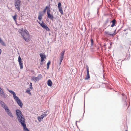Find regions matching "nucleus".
Returning <instances> with one entry per match:
<instances>
[{
    "label": "nucleus",
    "mask_w": 131,
    "mask_h": 131,
    "mask_svg": "<svg viewBox=\"0 0 131 131\" xmlns=\"http://www.w3.org/2000/svg\"><path fill=\"white\" fill-rule=\"evenodd\" d=\"M110 23H112L111 25L110 26V27H113L115 26H116L117 24L116 20L115 19H113L111 21Z\"/></svg>",
    "instance_id": "nucleus-15"
},
{
    "label": "nucleus",
    "mask_w": 131,
    "mask_h": 131,
    "mask_svg": "<svg viewBox=\"0 0 131 131\" xmlns=\"http://www.w3.org/2000/svg\"><path fill=\"white\" fill-rule=\"evenodd\" d=\"M128 28V29L131 31V27H129Z\"/></svg>",
    "instance_id": "nucleus-44"
},
{
    "label": "nucleus",
    "mask_w": 131,
    "mask_h": 131,
    "mask_svg": "<svg viewBox=\"0 0 131 131\" xmlns=\"http://www.w3.org/2000/svg\"><path fill=\"white\" fill-rule=\"evenodd\" d=\"M0 104L1 106L5 110V112L8 115L11 117L13 118V115L8 107L6 105L4 102L1 100H0Z\"/></svg>",
    "instance_id": "nucleus-3"
},
{
    "label": "nucleus",
    "mask_w": 131,
    "mask_h": 131,
    "mask_svg": "<svg viewBox=\"0 0 131 131\" xmlns=\"http://www.w3.org/2000/svg\"><path fill=\"white\" fill-rule=\"evenodd\" d=\"M95 0H94L93 2L92 3H93L94 2H95Z\"/></svg>",
    "instance_id": "nucleus-57"
},
{
    "label": "nucleus",
    "mask_w": 131,
    "mask_h": 131,
    "mask_svg": "<svg viewBox=\"0 0 131 131\" xmlns=\"http://www.w3.org/2000/svg\"><path fill=\"white\" fill-rule=\"evenodd\" d=\"M106 46V44H104V46L105 47V46Z\"/></svg>",
    "instance_id": "nucleus-59"
},
{
    "label": "nucleus",
    "mask_w": 131,
    "mask_h": 131,
    "mask_svg": "<svg viewBox=\"0 0 131 131\" xmlns=\"http://www.w3.org/2000/svg\"><path fill=\"white\" fill-rule=\"evenodd\" d=\"M90 41L91 42V46L94 45V41L93 39L91 38L90 39Z\"/></svg>",
    "instance_id": "nucleus-26"
},
{
    "label": "nucleus",
    "mask_w": 131,
    "mask_h": 131,
    "mask_svg": "<svg viewBox=\"0 0 131 131\" xmlns=\"http://www.w3.org/2000/svg\"><path fill=\"white\" fill-rule=\"evenodd\" d=\"M21 0H15L14 6L18 11H20Z\"/></svg>",
    "instance_id": "nucleus-4"
},
{
    "label": "nucleus",
    "mask_w": 131,
    "mask_h": 131,
    "mask_svg": "<svg viewBox=\"0 0 131 131\" xmlns=\"http://www.w3.org/2000/svg\"><path fill=\"white\" fill-rule=\"evenodd\" d=\"M37 22L40 25V26H41V24H42V22L41 23L40 22L38 21V20H37Z\"/></svg>",
    "instance_id": "nucleus-39"
},
{
    "label": "nucleus",
    "mask_w": 131,
    "mask_h": 131,
    "mask_svg": "<svg viewBox=\"0 0 131 131\" xmlns=\"http://www.w3.org/2000/svg\"><path fill=\"white\" fill-rule=\"evenodd\" d=\"M86 28H85V30H84V32H85V31L86 30Z\"/></svg>",
    "instance_id": "nucleus-51"
},
{
    "label": "nucleus",
    "mask_w": 131,
    "mask_h": 131,
    "mask_svg": "<svg viewBox=\"0 0 131 131\" xmlns=\"http://www.w3.org/2000/svg\"><path fill=\"white\" fill-rule=\"evenodd\" d=\"M45 59H44L41 58L40 62H43L45 60Z\"/></svg>",
    "instance_id": "nucleus-36"
},
{
    "label": "nucleus",
    "mask_w": 131,
    "mask_h": 131,
    "mask_svg": "<svg viewBox=\"0 0 131 131\" xmlns=\"http://www.w3.org/2000/svg\"><path fill=\"white\" fill-rule=\"evenodd\" d=\"M28 93L29 95H31V92H30H30H28Z\"/></svg>",
    "instance_id": "nucleus-43"
},
{
    "label": "nucleus",
    "mask_w": 131,
    "mask_h": 131,
    "mask_svg": "<svg viewBox=\"0 0 131 131\" xmlns=\"http://www.w3.org/2000/svg\"><path fill=\"white\" fill-rule=\"evenodd\" d=\"M31 80L32 81H34L35 82H36L37 81H39V80H38L36 77H35L34 76H33L31 77Z\"/></svg>",
    "instance_id": "nucleus-21"
},
{
    "label": "nucleus",
    "mask_w": 131,
    "mask_h": 131,
    "mask_svg": "<svg viewBox=\"0 0 131 131\" xmlns=\"http://www.w3.org/2000/svg\"><path fill=\"white\" fill-rule=\"evenodd\" d=\"M50 11H49V10L47 12V18L53 21V19H55V17H54L53 14L50 13Z\"/></svg>",
    "instance_id": "nucleus-6"
},
{
    "label": "nucleus",
    "mask_w": 131,
    "mask_h": 131,
    "mask_svg": "<svg viewBox=\"0 0 131 131\" xmlns=\"http://www.w3.org/2000/svg\"><path fill=\"white\" fill-rule=\"evenodd\" d=\"M49 65H47V70H48L49 68Z\"/></svg>",
    "instance_id": "nucleus-40"
},
{
    "label": "nucleus",
    "mask_w": 131,
    "mask_h": 131,
    "mask_svg": "<svg viewBox=\"0 0 131 131\" xmlns=\"http://www.w3.org/2000/svg\"><path fill=\"white\" fill-rule=\"evenodd\" d=\"M103 6V5H101L100 6V7L101 8Z\"/></svg>",
    "instance_id": "nucleus-49"
},
{
    "label": "nucleus",
    "mask_w": 131,
    "mask_h": 131,
    "mask_svg": "<svg viewBox=\"0 0 131 131\" xmlns=\"http://www.w3.org/2000/svg\"><path fill=\"white\" fill-rule=\"evenodd\" d=\"M111 48V46H108V48L109 49H110Z\"/></svg>",
    "instance_id": "nucleus-52"
},
{
    "label": "nucleus",
    "mask_w": 131,
    "mask_h": 131,
    "mask_svg": "<svg viewBox=\"0 0 131 131\" xmlns=\"http://www.w3.org/2000/svg\"><path fill=\"white\" fill-rule=\"evenodd\" d=\"M42 13L41 12H39V15L38 16L42 17L44 14H42Z\"/></svg>",
    "instance_id": "nucleus-30"
},
{
    "label": "nucleus",
    "mask_w": 131,
    "mask_h": 131,
    "mask_svg": "<svg viewBox=\"0 0 131 131\" xmlns=\"http://www.w3.org/2000/svg\"><path fill=\"white\" fill-rule=\"evenodd\" d=\"M81 30L83 31V28H81Z\"/></svg>",
    "instance_id": "nucleus-55"
},
{
    "label": "nucleus",
    "mask_w": 131,
    "mask_h": 131,
    "mask_svg": "<svg viewBox=\"0 0 131 131\" xmlns=\"http://www.w3.org/2000/svg\"><path fill=\"white\" fill-rule=\"evenodd\" d=\"M31 73H32L33 74H34V73H35L34 71L33 70H31Z\"/></svg>",
    "instance_id": "nucleus-38"
},
{
    "label": "nucleus",
    "mask_w": 131,
    "mask_h": 131,
    "mask_svg": "<svg viewBox=\"0 0 131 131\" xmlns=\"http://www.w3.org/2000/svg\"><path fill=\"white\" fill-rule=\"evenodd\" d=\"M125 131H128V130H125Z\"/></svg>",
    "instance_id": "nucleus-64"
},
{
    "label": "nucleus",
    "mask_w": 131,
    "mask_h": 131,
    "mask_svg": "<svg viewBox=\"0 0 131 131\" xmlns=\"http://www.w3.org/2000/svg\"><path fill=\"white\" fill-rule=\"evenodd\" d=\"M80 122V121H76V125H77V122Z\"/></svg>",
    "instance_id": "nucleus-46"
},
{
    "label": "nucleus",
    "mask_w": 131,
    "mask_h": 131,
    "mask_svg": "<svg viewBox=\"0 0 131 131\" xmlns=\"http://www.w3.org/2000/svg\"><path fill=\"white\" fill-rule=\"evenodd\" d=\"M103 78L105 79V75H103Z\"/></svg>",
    "instance_id": "nucleus-50"
},
{
    "label": "nucleus",
    "mask_w": 131,
    "mask_h": 131,
    "mask_svg": "<svg viewBox=\"0 0 131 131\" xmlns=\"http://www.w3.org/2000/svg\"><path fill=\"white\" fill-rule=\"evenodd\" d=\"M38 80L39 81V80L41 79L42 77V76L41 74H39L37 77H36Z\"/></svg>",
    "instance_id": "nucleus-24"
},
{
    "label": "nucleus",
    "mask_w": 131,
    "mask_h": 131,
    "mask_svg": "<svg viewBox=\"0 0 131 131\" xmlns=\"http://www.w3.org/2000/svg\"><path fill=\"white\" fill-rule=\"evenodd\" d=\"M109 21V18H107L105 22L104 23L103 26H104L105 25H106L107 23H108Z\"/></svg>",
    "instance_id": "nucleus-27"
},
{
    "label": "nucleus",
    "mask_w": 131,
    "mask_h": 131,
    "mask_svg": "<svg viewBox=\"0 0 131 131\" xmlns=\"http://www.w3.org/2000/svg\"><path fill=\"white\" fill-rule=\"evenodd\" d=\"M38 18L40 21H41L42 19V17L38 16Z\"/></svg>",
    "instance_id": "nucleus-32"
},
{
    "label": "nucleus",
    "mask_w": 131,
    "mask_h": 131,
    "mask_svg": "<svg viewBox=\"0 0 131 131\" xmlns=\"http://www.w3.org/2000/svg\"><path fill=\"white\" fill-rule=\"evenodd\" d=\"M110 25H109L108 26L106 27V25H105L104 26H103L104 27V28L105 29H106Z\"/></svg>",
    "instance_id": "nucleus-41"
},
{
    "label": "nucleus",
    "mask_w": 131,
    "mask_h": 131,
    "mask_svg": "<svg viewBox=\"0 0 131 131\" xmlns=\"http://www.w3.org/2000/svg\"><path fill=\"white\" fill-rule=\"evenodd\" d=\"M128 32H127L125 34L126 35L127 34H128Z\"/></svg>",
    "instance_id": "nucleus-60"
},
{
    "label": "nucleus",
    "mask_w": 131,
    "mask_h": 131,
    "mask_svg": "<svg viewBox=\"0 0 131 131\" xmlns=\"http://www.w3.org/2000/svg\"><path fill=\"white\" fill-rule=\"evenodd\" d=\"M84 113L83 114V116H84V113H85V108H84Z\"/></svg>",
    "instance_id": "nucleus-48"
},
{
    "label": "nucleus",
    "mask_w": 131,
    "mask_h": 131,
    "mask_svg": "<svg viewBox=\"0 0 131 131\" xmlns=\"http://www.w3.org/2000/svg\"><path fill=\"white\" fill-rule=\"evenodd\" d=\"M30 90L29 89V88H28L26 90V92L28 93V92H30Z\"/></svg>",
    "instance_id": "nucleus-34"
},
{
    "label": "nucleus",
    "mask_w": 131,
    "mask_h": 131,
    "mask_svg": "<svg viewBox=\"0 0 131 131\" xmlns=\"http://www.w3.org/2000/svg\"><path fill=\"white\" fill-rule=\"evenodd\" d=\"M32 84V83L31 82L30 83L29 85L30 87L29 88V89H31V90H32L33 89Z\"/></svg>",
    "instance_id": "nucleus-29"
},
{
    "label": "nucleus",
    "mask_w": 131,
    "mask_h": 131,
    "mask_svg": "<svg viewBox=\"0 0 131 131\" xmlns=\"http://www.w3.org/2000/svg\"><path fill=\"white\" fill-rule=\"evenodd\" d=\"M65 52V50H64L62 51L61 52V56H60L59 58L60 59H63Z\"/></svg>",
    "instance_id": "nucleus-20"
},
{
    "label": "nucleus",
    "mask_w": 131,
    "mask_h": 131,
    "mask_svg": "<svg viewBox=\"0 0 131 131\" xmlns=\"http://www.w3.org/2000/svg\"><path fill=\"white\" fill-rule=\"evenodd\" d=\"M120 30V29L118 30L117 31V33H118L119 32Z\"/></svg>",
    "instance_id": "nucleus-47"
},
{
    "label": "nucleus",
    "mask_w": 131,
    "mask_h": 131,
    "mask_svg": "<svg viewBox=\"0 0 131 131\" xmlns=\"http://www.w3.org/2000/svg\"><path fill=\"white\" fill-rule=\"evenodd\" d=\"M47 84L48 86L51 87L52 85V83L50 79H48L47 81Z\"/></svg>",
    "instance_id": "nucleus-18"
},
{
    "label": "nucleus",
    "mask_w": 131,
    "mask_h": 131,
    "mask_svg": "<svg viewBox=\"0 0 131 131\" xmlns=\"http://www.w3.org/2000/svg\"><path fill=\"white\" fill-rule=\"evenodd\" d=\"M98 13H99V12H98V10L97 12V14L98 15H99Z\"/></svg>",
    "instance_id": "nucleus-61"
},
{
    "label": "nucleus",
    "mask_w": 131,
    "mask_h": 131,
    "mask_svg": "<svg viewBox=\"0 0 131 131\" xmlns=\"http://www.w3.org/2000/svg\"><path fill=\"white\" fill-rule=\"evenodd\" d=\"M16 114L17 119L19 122L21 124V125L25 124V118L22 114L21 110L17 109L15 110Z\"/></svg>",
    "instance_id": "nucleus-2"
},
{
    "label": "nucleus",
    "mask_w": 131,
    "mask_h": 131,
    "mask_svg": "<svg viewBox=\"0 0 131 131\" xmlns=\"http://www.w3.org/2000/svg\"><path fill=\"white\" fill-rule=\"evenodd\" d=\"M0 43L2 45L4 46H5L6 45L5 43L2 40L0 42Z\"/></svg>",
    "instance_id": "nucleus-25"
},
{
    "label": "nucleus",
    "mask_w": 131,
    "mask_h": 131,
    "mask_svg": "<svg viewBox=\"0 0 131 131\" xmlns=\"http://www.w3.org/2000/svg\"><path fill=\"white\" fill-rule=\"evenodd\" d=\"M48 5H47L45 7V8L43 10V11H42L41 12L42 13H43V14H44L46 12V10H47V12L48 10H49V11H51L50 8V4L49 3Z\"/></svg>",
    "instance_id": "nucleus-11"
},
{
    "label": "nucleus",
    "mask_w": 131,
    "mask_h": 131,
    "mask_svg": "<svg viewBox=\"0 0 131 131\" xmlns=\"http://www.w3.org/2000/svg\"><path fill=\"white\" fill-rule=\"evenodd\" d=\"M51 61L50 60H49L48 61V62L47 63V65L50 66L51 64Z\"/></svg>",
    "instance_id": "nucleus-35"
},
{
    "label": "nucleus",
    "mask_w": 131,
    "mask_h": 131,
    "mask_svg": "<svg viewBox=\"0 0 131 131\" xmlns=\"http://www.w3.org/2000/svg\"><path fill=\"white\" fill-rule=\"evenodd\" d=\"M128 30V28H126V29H125L124 30H123V31H126V30Z\"/></svg>",
    "instance_id": "nucleus-42"
},
{
    "label": "nucleus",
    "mask_w": 131,
    "mask_h": 131,
    "mask_svg": "<svg viewBox=\"0 0 131 131\" xmlns=\"http://www.w3.org/2000/svg\"><path fill=\"white\" fill-rule=\"evenodd\" d=\"M63 59H60L59 58L60 61L59 63V65H60L61 64L62 62Z\"/></svg>",
    "instance_id": "nucleus-31"
},
{
    "label": "nucleus",
    "mask_w": 131,
    "mask_h": 131,
    "mask_svg": "<svg viewBox=\"0 0 131 131\" xmlns=\"http://www.w3.org/2000/svg\"><path fill=\"white\" fill-rule=\"evenodd\" d=\"M104 35L107 37H113V34L110 33L109 31H105Z\"/></svg>",
    "instance_id": "nucleus-17"
},
{
    "label": "nucleus",
    "mask_w": 131,
    "mask_h": 131,
    "mask_svg": "<svg viewBox=\"0 0 131 131\" xmlns=\"http://www.w3.org/2000/svg\"><path fill=\"white\" fill-rule=\"evenodd\" d=\"M76 125V126H77V128H79V127H78V126H77V125Z\"/></svg>",
    "instance_id": "nucleus-62"
},
{
    "label": "nucleus",
    "mask_w": 131,
    "mask_h": 131,
    "mask_svg": "<svg viewBox=\"0 0 131 131\" xmlns=\"http://www.w3.org/2000/svg\"><path fill=\"white\" fill-rule=\"evenodd\" d=\"M58 7L59 11L61 14H63V12L62 8V5L60 1L59 2L58 4Z\"/></svg>",
    "instance_id": "nucleus-10"
},
{
    "label": "nucleus",
    "mask_w": 131,
    "mask_h": 131,
    "mask_svg": "<svg viewBox=\"0 0 131 131\" xmlns=\"http://www.w3.org/2000/svg\"><path fill=\"white\" fill-rule=\"evenodd\" d=\"M18 105L21 108H22L23 103L21 100L17 96L14 99Z\"/></svg>",
    "instance_id": "nucleus-5"
},
{
    "label": "nucleus",
    "mask_w": 131,
    "mask_h": 131,
    "mask_svg": "<svg viewBox=\"0 0 131 131\" xmlns=\"http://www.w3.org/2000/svg\"><path fill=\"white\" fill-rule=\"evenodd\" d=\"M18 61L20 67V69H22L23 68V63L22 60V59L20 56H19L18 57Z\"/></svg>",
    "instance_id": "nucleus-12"
},
{
    "label": "nucleus",
    "mask_w": 131,
    "mask_h": 131,
    "mask_svg": "<svg viewBox=\"0 0 131 131\" xmlns=\"http://www.w3.org/2000/svg\"><path fill=\"white\" fill-rule=\"evenodd\" d=\"M44 63L43 62H40V66H43V64Z\"/></svg>",
    "instance_id": "nucleus-37"
},
{
    "label": "nucleus",
    "mask_w": 131,
    "mask_h": 131,
    "mask_svg": "<svg viewBox=\"0 0 131 131\" xmlns=\"http://www.w3.org/2000/svg\"><path fill=\"white\" fill-rule=\"evenodd\" d=\"M41 26L47 31H50V29L47 25L46 24L44 23L43 21H42V24Z\"/></svg>",
    "instance_id": "nucleus-8"
},
{
    "label": "nucleus",
    "mask_w": 131,
    "mask_h": 131,
    "mask_svg": "<svg viewBox=\"0 0 131 131\" xmlns=\"http://www.w3.org/2000/svg\"><path fill=\"white\" fill-rule=\"evenodd\" d=\"M39 55L40 56V57L41 58L44 59H46V56L45 55V54H44L43 53H40Z\"/></svg>",
    "instance_id": "nucleus-22"
},
{
    "label": "nucleus",
    "mask_w": 131,
    "mask_h": 131,
    "mask_svg": "<svg viewBox=\"0 0 131 131\" xmlns=\"http://www.w3.org/2000/svg\"><path fill=\"white\" fill-rule=\"evenodd\" d=\"M116 29H115L114 31V32L112 34H113V36L114 35H115L117 34V32H116Z\"/></svg>",
    "instance_id": "nucleus-33"
},
{
    "label": "nucleus",
    "mask_w": 131,
    "mask_h": 131,
    "mask_svg": "<svg viewBox=\"0 0 131 131\" xmlns=\"http://www.w3.org/2000/svg\"><path fill=\"white\" fill-rule=\"evenodd\" d=\"M23 128L24 131H29L28 129L26 127V124L21 125Z\"/></svg>",
    "instance_id": "nucleus-19"
},
{
    "label": "nucleus",
    "mask_w": 131,
    "mask_h": 131,
    "mask_svg": "<svg viewBox=\"0 0 131 131\" xmlns=\"http://www.w3.org/2000/svg\"><path fill=\"white\" fill-rule=\"evenodd\" d=\"M2 40L1 38L0 37V42Z\"/></svg>",
    "instance_id": "nucleus-58"
},
{
    "label": "nucleus",
    "mask_w": 131,
    "mask_h": 131,
    "mask_svg": "<svg viewBox=\"0 0 131 131\" xmlns=\"http://www.w3.org/2000/svg\"><path fill=\"white\" fill-rule=\"evenodd\" d=\"M122 101L124 103V104L125 106H127L128 105L127 102V97L125 94L123 93L122 94Z\"/></svg>",
    "instance_id": "nucleus-7"
},
{
    "label": "nucleus",
    "mask_w": 131,
    "mask_h": 131,
    "mask_svg": "<svg viewBox=\"0 0 131 131\" xmlns=\"http://www.w3.org/2000/svg\"><path fill=\"white\" fill-rule=\"evenodd\" d=\"M18 32L21 34L23 39L25 41L28 42L30 41V35L26 29L21 28L19 29Z\"/></svg>",
    "instance_id": "nucleus-1"
},
{
    "label": "nucleus",
    "mask_w": 131,
    "mask_h": 131,
    "mask_svg": "<svg viewBox=\"0 0 131 131\" xmlns=\"http://www.w3.org/2000/svg\"><path fill=\"white\" fill-rule=\"evenodd\" d=\"M110 46H111V45H112V43H111V42H110Z\"/></svg>",
    "instance_id": "nucleus-53"
},
{
    "label": "nucleus",
    "mask_w": 131,
    "mask_h": 131,
    "mask_svg": "<svg viewBox=\"0 0 131 131\" xmlns=\"http://www.w3.org/2000/svg\"><path fill=\"white\" fill-rule=\"evenodd\" d=\"M130 59V54H129V56H128V57H127V56H126V57L124 59V60H129Z\"/></svg>",
    "instance_id": "nucleus-28"
},
{
    "label": "nucleus",
    "mask_w": 131,
    "mask_h": 131,
    "mask_svg": "<svg viewBox=\"0 0 131 131\" xmlns=\"http://www.w3.org/2000/svg\"><path fill=\"white\" fill-rule=\"evenodd\" d=\"M91 88L90 89L88 90V91H89V90H90L91 89Z\"/></svg>",
    "instance_id": "nucleus-63"
},
{
    "label": "nucleus",
    "mask_w": 131,
    "mask_h": 131,
    "mask_svg": "<svg viewBox=\"0 0 131 131\" xmlns=\"http://www.w3.org/2000/svg\"><path fill=\"white\" fill-rule=\"evenodd\" d=\"M7 90H8V91L10 93L12 94L13 95V97L14 99L17 97V96L16 95L14 91L12 90H9L8 88H7Z\"/></svg>",
    "instance_id": "nucleus-16"
},
{
    "label": "nucleus",
    "mask_w": 131,
    "mask_h": 131,
    "mask_svg": "<svg viewBox=\"0 0 131 131\" xmlns=\"http://www.w3.org/2000/svg\"><path fill=\"white\" fill-rule=\"evenodd\" d=\"M46 113H47V112H46V111L45 112H44V114H46Z\"/></svg>",
    "instance_id": "nucleus-56"
},
{
    "label": "nucleus",
    "mask_w": 131,
    "mask_h": 131,
    "mask_svg": "<svg viewBox=\"0 0 131 131\" xmlns=\"http://www.w3.org/2000/svg\"><path fill=\"white\" fill-rule=\"evenodd\" d=\"M0 96L3 98L6 99V94L4 92L3 89L0 87Z\"/></svg>",
    "instance_id": "nucleus-9"
},
{
    "label": "nucleus",
    "mask_w": 131,
    "mask_h": 131,
    "mask_svg": "<svg viewBox=\"0 0 131 131\" xmlns=\"http://www.w3.org/2000/svg\"><path fill=\"white\" fill-rule=\"evenodd\" d=\"M47 115V114H42L40 116H39L37 117V119L38 120V121L39 122H40L41 120L44 118L45 116H46Z\"/></svg>",
    "instance_id": "nucleus-14"
},
{
    "label": "nucleus",
    "mask_w": 131,
    "mask_h": 131,
    "mask_svg": "<svg viewBox=\"0 0 131 131\" xmlns=\"http://www.w3.org/2000/svg\"><path fill=\"white\" fill-rule=\"evenodd\" d=\"M49 20V19H48V18H47L46 19V21H48Z\"/></svg>",
    "instance_id": "nucleus-45"
},
{
    "label": "nucleus",
    "mask_w": 131,
    "mask_h": 131,
    "mask_svg": "<svg viewBox=\"0 0 131 131\" xmlns=\"http://www.w3.org/2000/svg\"><path fill=\"white\" fill-rule=\"evenodd\" d=\"M15 21V22L16 24H17V20H16V21Z\"/></svg>",
    "instance_id": "nucleus-54"
},
{
    "label": "nucleus",
    "mask_w": 131,
    "mask_h": 131,
    "mask_svg": "<svg viewBox=\"0 0 131 131\" xmlns=\"http://www.w3.org/2000/svg\"><path fill=\"white\" fill-rule=\"evenodd\" d=\"M17 14L16 13H15L14 15L13 16H12L13 18V19H14V20L15 21H16V20H17L16 18H17Z\"/></svg>",
    "instance_id": "nucleus-23"
},
{
    "label": "nucleus",
    "mask_w": 131,
    "mask_h": 131,
    "mask_svg": "<svg viewBox=\"0 0 131 131\" xmlns=\"http://www.w3.org/2000/svg\"><path fill=\"white\" fill-rule=\"evenodd\" d=\"M86 68L87 71V74L86 77L85 78V80H88L90 78V77L89 74V69L88 66L86 65Z\"/></svg>",
    "instance_id": "nucleus-13"
}]
</instances>
